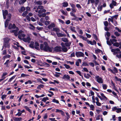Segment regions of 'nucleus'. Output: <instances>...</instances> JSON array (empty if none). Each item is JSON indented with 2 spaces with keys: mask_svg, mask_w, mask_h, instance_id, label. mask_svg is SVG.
Returning <instances> with one entry per match:
<instances>
[{
  "mask_svg": "<svg viewBox=\"0 0 121 121\" xmlns=\"http://www.w3.org/2000/svg\"><path fill=\"white\" fill-rule=\"evenodd\" d=\"M40 47L41 50L48 52H51L53 48H52L50 47L47 43L46 42H44L43 44H41Z\"/></svg>",
  "mask_w": 121,
  "mask_h": 121,
  "instance_id": "f257e3e1",
  "label": "nucleus"
},
{
  "mask_svg": "<svg viewBox=\"0 0 121 121\" xmlns=\"http://www.w3.org/2000/svg\"><path fill=\"white\" fill-rule=\"evenodd\" d=\"M38 7L39 10L38 13L39 14L42 13L43 12L45 13L46 12V10L44 9L43 6L41 5H39Z\"/></svg>",
  "mask_w": 121,
  "mask_h": 121,
  "instance_id": "f03ea898",
  "label": "nucleus"
},
{
  "mask_svg": "<svg viewBox=\"0 0 121 121\" xmlns=\"http://www.w3.org/2000/svg\"><path fill=\"white\" fill-rule=\"evenodd\" d=\"M108 70L109 71L111 72L112 73L115 74L118 72L117 69L115 67H113L112 70L110 68H108Z\"/></svg>",
  "mask_w": 121,
  "mask_h": 121,
  "instance_id": "7ed1b4c3",
  "label": "nucleus"
},
{
  "mask_svg": "<svg viewBox=\"0 0 121 121\" xmlns=\"http://www.w3.org/2000/svg\"><path fill=\"white\" fill-rule=\"evenodd\" d=\"M75 55L78 57H84V54L82 52H76Z\"/></svg>",
  "mask_w": 121,
  "mask_h": 121,
  "instance_id": "20e7f679",
  "label": "nucleus"
},
{
  "mask_svg": "<svg viewBox=\"0 0 121 121\" xmlns=\"http://www.w3.org/2000/svg\"><path fill=\"white\" fill-rule=\"evenodd\" d=\"M95 78L97 79V81L99 83H103V79L99 76H96Z\"/></svg>",
  "mask_w": 121,
  "mask_h": 121,
  "instance_id": "39448f33",
  "label": "nucleus"
},
{
  "mask_svg": "<svg viewBox=\"0 0 121 121\" xmlns=\"http://www.w3.org/2000/svg\"><path fill=\"white\" fill-rule=\"evenodd\" d=\"M2 11L4 18V19H5L6 18V16L8 14V11L7 10H3Z\"/></svg>",
  "mask_w": 121,
  "mask_h": 121,
  "instance_id": "423d86ee",
  "label": "nucleus"
},
{
  "mask_svg": "<svg viewBox=\"0 0 121 121\" xmlns=\"http://www.w3.org/2000/svg\"><path fill=\"white\" fill-rule=\"evenodd\" d=\"M54 51L56 52H60L62 51V48L60 46L56 47L54 48Z\"/></svg>",
  "mask_w": 121,
  "mask_h": 121,
  "instance_id": "0eeeda50",
  "label": "nucleus"
},
{
  "mask_svg": "<svg viewBox=\"0 0 121 121\" xmlns=\"http://www.w3.org/2000/svg\"><path fill=\"white\" fill-rule=\"evenodd\" d=\"M56 34L58 37H65L66 35L65 34H62L59 32H56Z\"/></svg>",
  "mask_w": 121,
  "mask_h": 121,
  "instance_id": "6e6552de",
  "label": "nucleus"
},
{
  "mask_svg": "<svg viewBox=\"0 0 121 121\" xmlns=\"http://www.w3.org/2000/svg\"><path fill=\"white\" fill-rule=\"evenodd\" d=\"M25 36V35L24 34H19L18 37L20 39L23 40V38H24Z\"/></svg>",
  "mask_w": 121,
  "mask_h": 121,
  "instance_id": "1a4fd4ad",
  "label": "nucleus"
},
{
  "mask_svg": "<svg viewBox=\"0 0 121 121\" xmlns=\"http://www.w3.org/2000/svg\"><path fill=\"white\" fill-rule=\"evenodd\" d=\"M30 38L29 36L27 37L26 38H24L23 39V40L24 41L28 42V43H30Z\"/></svg>",
  "mask_w": 121,
  "mask_h": 121,
  "instance_id": "9d476101",
  "label": "nucleus"
},
{
  "mask_svg": "<svg viewBox=\"0 0 121 121\" xmlns=\"http://www.w3.org/2000/svg\"><path fill=\"white\" fill-rule=\"evenodd\" d=\"M16 27V26L14 24H13V25H12L11 24H10L9 26V28L10 29H15Z\"/></svg>",
  "mask_w": 121,
  "mask_h": 121,
  "instance_id": "9b49d317",
  "label": "nucleus"
},
{
  "mask_svg": "<svg viewBox=\"0 0 121 121\" xmlns=\"http://www.w3.org/2000/svg\"><path fill=\"white\" fill-rule=\"evenodd\" d=\"M70 77L68 75L65 74L64 75L63 77H62V78L64 79H66L67 80L69 79L70 78Z\"/></svg>",
  "mask_w": 121,
  "mask_h": 121,
  "instance_id": "f8f14e48",
  "label": "nucleus"
},
{
  "mask_svg": "<svg viewBox=\"0 0 121 121\" xmlns=\"http://www.w3.org/2000/svg\"><path fill=\"white\" fill-rule=\"evenodd\" d=\"M56 112H60L61 113V114L63 115H64V113L63 111L61 110H59L58 109H56Z\"/></svg>",
  "mask_w": 121,
  "mask_h": 121,
  "instance_id": "ddd939ff",
  "label": "nucleus"
},
{
  "mask_svg": "<svg viewBox=\"0 0 121 121\" xmlns=\"http://www.w3.org/2000/svg\"><path fill=\"white\" fill-rule=\"evenodd\" d=\"M39 44L37 42H35V48L37 50H38L39 49Z\"/></svg>",
  "mask_w": 121,
  "mask_h": 121,
  "instance_id": "4468645a",
  "label": "nucleus"
},
{
  "mask_svg": "<svg viewBox=\"0 0 121 121\" xmlns=\"http://www.w3.org/2000/svg\"><path fill=\"white\" fill-rule=\"evenodd\" d=\"M55 26V25L54 24V23H52L51 24L48 26V28L49 29H51Z\"/></svg>",
  "mask_w": 121,
  "mask_h": 121,
  "instance_id": "2eb2a0df",
  "label": "nucleus"
},
{
  "mask_svg": "<svg viewBox=\"0 0 121 121\" xmlns=\"http://www.w3.org/2000/svg\"><path fill=\"white\" fill-rule=\"evenodd\" d=\"M14 120L16 121H20L22 120V118L21 117H14L13 118Z\"/></svg>",
  "mask_w": 121,
  "mask_h": 121,
  "instance_id": "dca6fc26",
  "label": "nucleus"
},
{
  "mask_svg": "<svg viewBox=\"0 0 121 121\" xmlns=\"http://www.w3.org/2000/svg\"><path fill=\"white\" fill-rule=\"evenodd\" d=\"M3 47L9 48L10 47V44L9 43H4Z\"/></svg>",
  "mask_w": 121,
  "mask_h": 121,
  "instance_id": "f3484780",
  "label": "nucleus"
},
{
  "mask_svg": "<svg viewBox=\"0 0 121 121\" xmlns=\"http://www.w3.org/2000/svg\"><path fill=\"white\" fill-rule=\"evenodd\" d=\"M35 4L41 5L42 4V1H35L34 2Z\"/></svg>",
  "mask_w": 121,
  "mask_h": 121,
  "instance_id": "a211bd4d",
  "label": "nucleus"
},
{
  "mask_svg": "<svg viewBox=\"0 0 121 121\" xmlns=\"http://www.w3.org/2000/svg\"><path fill=\"white\" fill-rule=\"evenodd\" d=\"M120 44V42L119 43L116 42L113 43V45L114 46H116L117 47H118L119 46Z\"/></svg>",
  "mask_w": 121,
  "mask_h": 121,
  "instance_id": "6ab92c4d",
  "label": "nucleus"
},
{
  "mask_svg": "<svg viewBox=\"0 0 121 121\" xmlns=\"http://www.w3.org/2000/svg\"><path fill=\"white\" fill-rule=\"evenodd\" d=\"M25 9V8L24 7H21L20 9H19V12L21 13H22V12H23Z\"/></svg>",
  "mask_w": 121,
  "mask_h": 121,
  "instance_id": "aec40b11",
  "label": "nucleus"
},
{
  "mask_svg": "<svg viewBox=\"0 0 121 121\" xmlns=\"http://www.w3.org/2000/svg\"><path fill=\"white\" fill-rule=\"evenodd\" d=\"M52 31H54L56 32H58L60 31V29L57 28L55 27L53 28Z\"/></svg>",
  "mask_w": 121,
  "mask_h": 121,
  "instance_id": "412c9836",
  "label": "nucleus"
},
{
  "mask_svg": "<svg viewBox=\"0 0 121 121\" xmlns=\"http://www.w3.org/2000/svg\"><path fill=\"white\" fill-rule=\"evenodd\" d=\"M61 48L62 51H63L64 52H66L68 51L67 48L65 46L62 48Z\"/></svg>",
  "mask_w": 121,
  "mask_h": 121,
  "instance_id": "4be33fe9",
  "label": "nucleus"
},
{
  "mask_svg": "<svg viewBox=\"0 0 121 121\" xmlns=\"http://www.w3.org/2000/svg\"><path fill=\"white\" fill-rule=\"evenodd\" d=\"M116 55L118 58L119 59L121 58V51L119 53L116 54Z\"/></svg>",
  "mask_w": 121,
  "mask_h": 121,
  "instance_id": "5701e85b",
  "label": "nucleus"
},
{
  "mask_svg": "<svg viewBox=\"0 0 121 121\" xmlns=\"http://www.w3.org/2000/svg\"><path fill=\"white\" fill-rule=\"evenodd\" d=\"M26 0H20L19 2L20 4H23L26 1Z\"/></svg>",
  "mask_w": 121,
  "mask_h": 121,
  "instance_id": "b1692460",
  "label": "nucleus"
},
{
  "mask_svg": "<svg viewBox=\"0 0 121 121\" xmlns=\"http://www.w3.org/2000/svg\"><path fill=\"white\" fill-rule=\"evenodd\" d=\"M30 26L29 28L32 30H34L35 29V27L32 25L30 23L29 24Z\"/></svg>",
  "mask_w": 121,
  "mask_h": 121,
  "instance_id": "393cba45",
  "label": "nucleus"
},
{
  "mask_svg": "<svg viewBox=\"0 0 121 121\" xmlns=\"http://www.w3.org/2000/svg\"><path fill=\"white\" fill-rule=\"evenodd\" d=\"M38 16L40 17H44L46 16V14L45 13H43L42 14H38Z\"/></svg>",
  "mask_w": 121,
  "mask_h": 121,
  "instance_id": "a878e982",
  "label": "nucleus"
},
{
  "mask_svg": "<svg viewBox=\"0 0 121 121\" xmlns=\"http://www.w3.org/2000/svg\"><path fill=\"white\" fill-rule=\"evenodd\" d=\"M120 51V50L119 48H117L115 49V51L114 52V53L116 54H117L119 53Z\"/></svg>",
  "mask_w": 121,
  "mask_h": 121,
  "instance_id": "bb28decb",
  "label": "nucleus"
},
{
  "mask_svg": "<svg viewBox=\"0 0 121 121\" xmlns=\"http://www.w3.org/2000/svg\"><path fill=\"white\" fill-rule=\"evenodd\" d=\"M116 38L112 39H110V42H111L112 44L114 43V42H116L117 41V39H116Z\"/></svg>",
  "mask_w": 121,
  "mask_h": 121,
  "instance_id": "cd10ccee",
  "label": "nucleus"
},
{
  "mask_svg": "<svg viewBox=\"0 0 121 121\" xmlns=\"http://www.w3.org/2000/svg\"><path fill=\"white\" fill-rule=\"evenodd\" d=\"M8 18L7 19V20H8L9 21L10 20L11 16V14L9 13L8 14Z\"/></svg>",
  "mask_w": 121,
  "mask_h": 121,
  "instance_id": "c85d7f7f",
  "label": "nucleus"
},
{
  "mask_svg": "<svg viewBox=\"0 0 121 121\" xmlns=\"http://www.w3.org/2000/svg\"><path fill=\"white\" fill-rule=\"evenodd\" d=\"M64 42H68V40L67 39L65 38H63L61 39Z\"/></svg>",
  "mask_w": 121,
  "mask_h": 121,
  "instance_id": "c756f323",
  "label": "nucleus"
},
{
  "mask_svg": "<svg viewBox=\"0 0 121 121\" xmlns=\"http://www.w3.org/2000/svg\"><path fill=\"white\" fill-rule=\"evenodd\" d=\"M70 29L72 31L74 32L75 33L76 32V31L75 30V28L73 27L70 26Z\"/></svg>",
  "mask_w": 121,
  "mask_h": 121,
  "instance_id": "7c9ffc66",
  "label": "nucleus"
},
{
  "mask_svg": "<svg viewBox=\"0 0 121 121\" xmlns=\"http://www.w3.org/2000/svg\"><path fill=\"white\" fill-rule=\"evenodd\" d=\"M24 107L26 109V110L30 112V113H31V111L27 106H24Z\"/></svg>",
  "mask_w": 121,
  "mask_h": 121,
  "instance_id": "2f4dec72",
  "label": "nucleus"
},
{
  "mask_svg": "<svg viewBox=\"0 0 121 121\" xmlns=\"http://www.w3.org/2000/svg\"><path fill=\"white\" fill-rule=\"evenodd\" d=\"M19 30L18 28V27H16V29L15 30H11L10 31L11 32L14 33L15 32H17L18 30Z\"/></svg>",
  "mask_w": 121,
  "mask_h": 121,
  "instance_id": "473e14b6",
  "label": "nucleus"
},
{
  "mask_svg": "<svg viewBox=\"0 0 121 121\" xmlns=\"http://www.w3.org/2000/svg\"><path fill=\"white\" fill-rule=\"evenodd\" d=\"M84 77L87 79H89L90 77H91L90 75L88 74H87V75H86V74L85 73L84 74Z\"/></svg>",
  "mask_w": 121,
  "mask_h": 121,
  "instance_id": "72a5a7b5",
  "label": "nucleus"
},
{
  "mask_svg": "<svg viewBox=\"0 0 121 121\" xmlns=\"http://www.w3.org/2000/svg\"><path fill=\"white\" fill-rule=\"evenodd\" d=\"M33 10L36 12H38V7L36 6H35L33 8Z\"/></svg>",
  "mask_w": 121,
  "mask_h": 121,
  "instance_id": "f704fd0d",
  "label": "nucleus"
},
{
  "mask_svg": "<svg viewBox=\"0 0 121 121\" xmlns=\"http://www.w3.org/2000/svg\"><path fill=\"white\" fill-rule=\"evenodd\" d=\"M79 37L80 38L86 41L87 39V38L86 37H84L82 36L79 35Z\"/></svg>",
  "mask_w": 121,
  "mask_h": 121,
  "instance_id": "c9c22d12",
  "label": "nucleus"
},
{
  "mask_svg": "<svg viewBox=\"0 0 121 121\" xmlns=\"http://www.w3.org/2000/svg\"><path fill=\"white\" fill-rule=\"evenodd\" d=\"M28 13V12L27 11H26L23 13L22 14V16L24 17L26 16V15Z\"/></svg>",
  "mask_w": 121,
  "mask_h": 121,
  "instance_id": "e433bc0d",
  "label": "nucleus"
},
{
  "mask_svg": "<svg viewBox=\"0 0 121 121\" xmlns=\"http://www.w3.org/2000/svg\"><path fill=\"white\" fill-rule=\"evenodd\" d=\"M9 21L8 20H7V19L6 20L5 22V27H7L9 24Z\"/></svg>",
  "mask_w": 121,
  "mask_h": 121,
  "instance_id": "4c0bfd02",
  "label": "nucleus"
},
{
  "mask_svg": "<svg viewBox=\"0 0 121 121\" xmlns=\"http://www.w3.org/2000/svg\"><path fill=\"white\" fill-rule=\"evenodd\" d=\"M71 44V42H66L65 43V45L67 47H68L70 46Z\"/></svg>",
  "mask_w": 121,
  "mask_h": 121,
  "instance_id": "58836bf2",
  "label": "nucleus"
},
{
  "mask_svg": "<svg viewBox=\"0 0 121 121\" xmlns=\"http://www.w3.org/2000/svg\"><path fill=\"white\" fill-rule=\"evenodd\" d=\"M102 6L101 5L99 6L98 7V9L99 11H101L102 9Z\"/></svg>",
  "mask_w": 121,
  "mask_h": 121,
  "instance_id": "ea45409f",
  "label": "nucleus"
},
{
  "mask_svg": "<svg viewBox=\"0 0 121 121\" xmlns=\"http://www.w3.org/2000/svg\"><path fill=\"white\" fill-rule=\"evenodd\" d=\"M100 95L101 96L103 97V98L104 99H105L106 100H107V98L104 95V94L103 93H101L100 94Z\"/></svg>",
  "mask_w": 121,
  "mask_h": 121,
  "instance_id": "a19ab883",
  "label": "nucleus"
},
{
  "mask_svg": "<svg viewBox=\"0 0 121 121\" xmlns=\"http://www.w3.org/2000/svg\"><path fill=\"white\" fill-rule=\"evenodd\" d=\"M44 86L43 85H39L37 87V88L38 89H40L41 88H43Z\"/></svg>",
  "mask_w": 121,
  "mask_h": 121,
  "instance_id": "79ce46f5",
  "label": "nucleus"
},
{
  "mask_svg": "<svg viewBox=\"0 0 121 121\" xmlns=\"http://www.w3.org/2000/svg\"><path fill=\"white\" fill-rule=\"evenodd\" d=\"M16 75L14 76L11 77L10 78L8 81V82H11L12 80L14 79L16 77Z\"/></svg>",
  "mask_w": 121,
  "mask_h": 121,
  "instance_id": "37998d69",
  "label": "nucleus"
},
{
  "mask_svg": "<svg viewBox=\"0 0 121 121\" xmlns=\"http://www.w3.org/2000/svg\"><path fill=\"white\" fill-rule=\"evenodd\" d=\"M114 34L117 37L119 36L120 35V34L119 33L117 32H115L114 33Z\"/></svg>",
  "mask_w": 121,
  "mask_h": 121,
  "instance_id": "c03bdc74",
  "label": "nucleus"
},
{
  "mask_svg": "<svg viewBox=\"0 0 121 121\" xmlns=\"http://www.w3.org/2000/svg\"><path fill=\"white\" fill-rule=\"evenodd\" d=\"M63 6L64 7H66L68 5V3L67 2H65L63 3Z\"/></svg>",
  "mask_w": 121,
  "mask_h": 121,
  "instance_id": "a18cd8bd",
  "label": "nucleus"
},
{
  "mask_svg": "<svg viewBox=\"0 0 121 121\" xmlns=\"http://www.w3.org/2000/svg\"><path fill=\"white\" fill-rule=\"evenodd\" d=\"M115 78L116 80L118 81H119L120 83H121V79L118 78L116 76L115 77Z\"/></svg>",
  "mask_w": 121,
  "mask_h": 121,
  "instance_id": "49530a36",
  "label": "nucleus"
},
{
  "mask_svg": "<svg viewBox=\"0 0 121 121\" xmlns=\"http://www.w3.org/2000/svg\"><path fill=\"white\" fill-rule=\"evenodd\" d=\"M102 85L103 88L105 90L107 89V86L106 85L103 84Z\"/></svg>",
  "mask_w": 121,
  "mask_h": 121,
  "instance_id": "de8ad7c7",
  "label": "nucleus"
},
{
  "mask_svg": "<svg viewBox=\"0 0 121 121\" xmlns=\"http://www.w3.org/2000/svg\"><path fill=\"white\" fill-rule=\"evenodd\" d=\"M116 112L117 113L121 112V108H117V110L116 111Z\"/></svg>",
  "mask_w": 121,
  "mask_h": 121,
  "instance_id": "09e8293b",
  "label": "nucleus"
},
{
  "mask_svg": "<svg viewBox=\"0 0 121 121\" xmlns=\"http://www.w3.org/2000/svg\"><path fill=\"white\" fill-rule=\"evenodd\" d=\"M52 102L54 103H56L57 104L59 103V102L57 100H56L55 99H54L52 100Z\"/></svg>",
  "mask_w": 121,
  "mask_h": 121,
  "instance_id": "8fccbe9b",
  "label": "nucleus"
},
{
  "mask_svg": "<svg viewBox=\"0 0 121 121\" xmlns=\"http://www.w3.org/2000/svg\"><path fill=\"white\" fill-rule=\"evenodd\" d=\"M10 56L9 55H6L4 56L3 57V58H4V60L5 58H9L10 57Z\"/></svg>",
  "mask_w": 121,
  "mask_h": 121,
  "instance_id": "3c124183",
  "label": "nucleus"
},
{
  "mask_svg": "<svg viewBox=\"0 0 121 121\" xmlns=\"http://www.w3.org/2000/svg\"><path fill=\"white\" fill-rule=\"evenodd\" d=\"M65 67L67 69H69L70 68V66L66 64H65L64 65Z\"/></svg>",
  "mask_w": 121,
  "mask_h": 121,
  "instance_id": "603ef678",
  "label": "nucleus"
},
{
  "mask_svg": "<svg viewBox=\"0 0 121 121\" xmlns=\"http://www.w3.org/2000/svg\"><path fill=\"white\" fill-rule=\"evenodd\" d=\"M33 43H31L29 45L30 47L32 48H34V46Z\"/></svg>",
  "mask_w": 121,
  "mask_h": 121,
  "instance_id": "864d4df0",
  "label": "nucleus"
},
{
  "mask_svg": "<svg viewBox=\"0 0 121 121\" xmlns=\"http://www.w3.org/2000/svg\"><path fill=\"white\" fill-rule=\"evenodd\" d=\"M4 43H9V39L7 38H5L4 39Z\"/></svg>",
  "mask_w": 121,
  "mask_h": 121,
  "instance_id": "5fc2aeb1",
  "label": "nucleus"
},
{
  "mask_svg": "<svg viewBox=\"0 0 121 121\" xmlns=\"http://www.w3.org/2000/svg\"><path fill=\"white\" fill-rule=\"evenodd\" d=\"M117 3L114 0H112L111 4L115 6L116 5Z\"/></svg>",
  "mask_w": 121,
  "mask_h": 121,
  "instance_id": "6e6d98bb",
  "label": "nucleus"
},
{
  "mask_svg": "<svg viewBox=\"0 0 121 121\" xmlns=\"http://www.w3.org/2000/svg\"><path fill=\"white\" fill-rule=\"evenodd\" d=\"M118 16V15H114V16H112V17H110L112 18H113V19L114 18H115L116 19H117V17Z\"/></svg>",
  "mask_w": 121,
  "mask_h": 121,
  "instance_id": "4d7b16f0",
  "label": "nucleus"
},
{
  "mask_svg": "<svg viewBox=\"0 0 121 121\" xmlns=\"http://www.w3.org/2000/svg\"><path fill=\"white\" fill-rule=\"evenodd\" d=\"M104 24L105 26H108V22L107 21H105L104 22Z\"/></svg>",
  "mask_w": 121,
  "mask_h": 121,
  "instance_id": "13d9d810",
  "label": "nucleus"
},
{
  "mask_svg": "<svg viewBox=\"0 0 121 121\" xmlns=\"http://www.w3.org/2000/svg\"><path fill=\"white\" fill-rule=\"evenodd\" d=\"M7 74V73L6 72L4 73L1 77V78H4V77L6 76Z\"/></svg>",
  "mask_w": 121,
  "mask_h": 121,
  "instance_id": "bf43d9fd",
  "label": "nucleus"
},
{
  "mask_svg": "<svg viewBox=\"0 0 121 121\" xmlns=\"http://www.w3.org/2000/svg\"><path fill=\"white\" fill-rule=\"evenodd\" d=\"M86 41H87L88 44L89 43L91 44V45L93 44H92V42L91 41L87 39L86 40Z\"/></svg>",
  "mask_w": 121,
  "mask_h": 121,
  "instance_id": "052dcab7",
  "label": "nucleus"
},
{
  "mask_svg": "<svg viewBox=\"0 0 121 121\" xmlns=\"http://www.w3.org/2000/svg\"><path fill=\"white\" fill-rule=\"evenodd\" d=\"M99 2V0H95V6H97V5L98 4V3Z\"/></svg>",
  "mask_w": 121,
  "mask_h": 121,
  "instance_id": "680f3d73",
  "label": "nucleus"
},
{
  "mask_svg": "<svg viewBox=\"0 0 121 121\" xmlns=\"http://www.w3.org/2000/svg\"><path fill=\"white\" fill-rule=\"evenodd\" d=\"M71 9L72 10V12L73 13H75L76 11V9H75V8H72Z\"/></svg>",
  "mask_w": 121,
  "mask_h": 121,
  "instance_id": "e2e57ef3",
  "label": "nucleus"
},
{
  "mask_svg": "<svg viewBox=\"0 0 121 121\" xmlns=\"http://www.w3.org/2000/svg\"><path fill=\"white\" fill-rule=\"evenodd\" d=\"M107 44L109 45L110 46L112 45V44L111 43L110 41H109V40H107Z\"/></svg>",
  "mask_w": 121,
  "mask_h": 121,
  "instance_id": "0e129e2a",
  "label": "nucleus"
},
{
  "mask_svg": "<svg viewBox=\"0 0 121 121\" xmlns=\"http://www.w3.org/2000/svg\"><path fill=\"white\" fill-rule=\"evenodd\" d=\"M95 52L97 53H98L99 52H100L101 51V50L99 49H96L95 50Z\"/></svg>",
  "mask_w": 121,
  "mask_h": 121,
  "instance_id": "69168bd1",
  "label": "nucleus"
},
{
  "mask_svg": "<svg viewBox=\"0 0 121 121\" xmlns=\"http://www.w3.org/2000/svg\"><path fill=\"white\" fill-rule=\"evenodd\" d=\"M96 103L97 105L99 106H100L101 105V104L99 102H96Z\"/></svg>",
  "mask_w": 121,
  "mask_h": 121,
  "instance_id": "338daca9",
  "label": "nucleus"
},
{
  "mask_svg": "<svg viewBox=\"0 0 121 121\" xmlns=\"http://www.w3.org/2000/svg\"><path fill=\"white\" fill-rule=\"evenodd\" d=\"M105 35H107V36L108 37H109L110 35V33L109 32H107Z\"/></svg>",
  "mask_w": 121,
  "mask_h": 121,
  "instance_id": "774afa93",
  "label": "nucleus"
}]
</instances>
